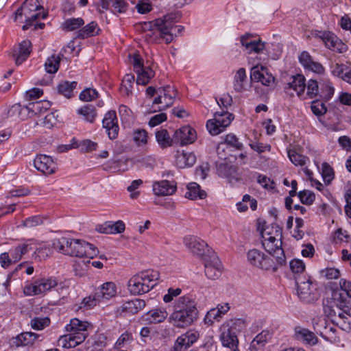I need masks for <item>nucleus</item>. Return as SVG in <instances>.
Here are the masks:
<instances>
[{"instance_id": "31", "label": "nucleus", "mask_w": 351, "mask_h": 351, "mask_svg": "<svg viewBox=\"0 0 351 351\" xmlns=\"http://www.w3.org/2000/svg\"><path fill=\"white\" fill-rule=\"evenodd\" d=\"M101 7L104 10H108L111 5V11L113 13H125L128 7V3L124 0H101Z\"/></svg>"}, {"instance_id": "46", "label": "nucleus", "mask_w": 351, "mask_h": 351, "mask_svg": "<svg viewBox=\"0 0 351 351\" xmlns=\"http://www.w3.org/2000/svg\"><path fill=\"white\" fill-rule=\"evenodd\" d=\"M76 82H64L60 83L58 86V93L66 98H70L72 96L73 90L77 86Z\"/></svg>"}, {"instance_id": "27", "label": "nucleus", "mask_w": 351, "mask_h": 351, "mask_svg": "<svg viewBox=\"0 0 351 351\" xmlns=\"http://www.w3.org/2000/svg\"><path fill=\"white\" fill-rule=\"evenodd\" d=\"M265 68L261 66V71L258 66H254L251 70L250 77L252 80L255 82H260L264 86H269L274 82V77L265 71Z\"/></svg>"}, {"instance_id": "54", "label": "nucleus", "mask_w": 351, "mask_h": 351, "mask_svg": "<svg viewBox=\"0 0 351 351\" xmlns=\"http://www.w3.org/2000/svg\"><path fill=\"white\" fill-rule=\"evenodd\" d=\"M290 268L291 271L297 275L296 276H300V274L304 271L305 265L302 261L300 259H293L290 263Z\"/></svg>"}, {"instance_id": "14", "label": "nucleus", "mask_w": 351, "mask_h": 351, "mask_svg": "<svg viewBox=\"0 0 351 351\" xmlns=\"http://www.w3.org/2000/svg\"><path fill=\"white\" fill-rule=\"evenodd\" d=\"M34 166L45 175L54 173L57 169V165L52 158L45 154H38L34 160Z\"/></svg>"}, {"instance_id": "21", "label": "nucleus", "mask_w": 351, "mask_h": 351, "mask_svg": "<svg viewBox=\"0 0 351 351\" xmlns=\"http://www.w3.org/2000/svg\"><path fill=\"white\" fill-rule=\"evenodd\" d=\"M294 337L295 339L302 343L311 346L316 345L319 341L317 337L313 332L299 326L294 328Z\"/></svg>"}, {"instance_id": "11", "label": "nucleus", "mask_w": 351, "mask_h": 351, "mask_svg": "<svg viewBox=\"0 0 351 351\" xmlns=\"http://www.w3.org/2000/svg\"><path fill=\"white\" fill-rule=\"evenodd\" d=\"M160 19H156L152 21L145 22L143 29L145 32V38L148 43H158L162 38Z\"/></svg>"}, {"instance_id": "7", "label": "nucleus", "mask_w": 351, "mask_h": 351, "mask_svg": "<svg viewBox=\"0 0 351 351\" xmlns=\"http://www.w3.org/2000/svg\"><path fill=\"white\" fill-rule=\"evenodd\" d=\"M234 119V115L227 110L221 109L214 114V118L206 123V128L212 135H217L222 132Z\"/></svg>"}, {"instance_id": "56", "label": "nucleus", "mask_w": 351, "mask_h": 351, "mask_svg": "<svg viewBox=\"0 0 351 351\" xmlns=\"http://www.w3.org/2000/svg\"><path fill=\"white\" fill-rule=\"evenodd\" d=\"M306 87L307 88L306 94L310 98H314L319 95V89L316 80H308L307 84H306Z\"/></svg>"}, {"instance_id": "32", "label": "nucleus", "mask_w": 351, "mask_h": 351, "mask_svg": "<svg viewBox=\"0 0 351 351\" xmlns=\"http://www.w3.org/2000/svg\"><path fill=\"white\" fill-rule=\"evenodd\" d=\"M168 313L165 308H155L143 316V319L149 323H161L167 317Z\"/></svg>"}, {"instance_id": "64", "label": "nucleus", "mask_w": 351, "mask_h": 351, "mask_svg": "<svg viewBox=\"0 0 351 351\" xmlns=\"http://www.w3.org/2000/svg\"><path fill=\"white\" fill-rule=\"evenodd\" d=\"M25 108L28 110L29 112H32L35 114L43 113L44 112L42 101L30 102L27 106H25Z\"/></svg>"}, {"instance_id": "4", "label": "nucleus", "mask_w": 351, "mask_h": 351, "mask_svg": "<svg viewBox=\"0 0 351 351\" xmlns=\"http://www.w3.org/2000/svg\"><path fill=\"white\" fill-rule=\"evenodd\" d=\"M41 9H43V8L39 0H25L23 5L15 12L14 20L23 22V17L24 16L25 24L23 25L22 29L25 31L33 25V21L40 17L41 13L39 11Z\"/></svg>"}, {"instance_id": "33", "label": "nucleus", "mask_w": 351, "mask_h": 351, "mask_svg": "<svg viewBox=\"0 0 351 351\" xmlns=\"http://www.w3.org/2000/svg\"><path fill=\"white\" fill-rule=\"evenodd\" d=\"M271 332L267 330H264L258 334L250 343L251 351H258L262 349L265 343L271 338Z\"/></svg>"}, {"instance_id": "3", "label": "nucleus", "mask_w": 351, "mask_h": 351, "mask_svg": "<svg viewBox=\"0 0 351 351\" xmlns=\"http://www.w3.org/2000/svg\"><path fill=\"white\" fill-rule=\"evenodd\" d=\"M159 273L154 270H145L134 275L128 282V289L132 295H141L149 292L156 285Z\"/></svg>"}, {"instance_id": "22", "label": "nucleus", "mask_w": 351, "mask_h": 351, "mask_svg": "<svg viewBox=\"0 0 351 351\" xmlns=\"http://www.w3.org/2000/svg\"><path fill=\"white\" fill-rule=\"evenodd\" d=\"M160 19L162 21L161 25L162 38L166 43H170L173 41V24L176 19V15L171 13Z\"/></svg>"}, {"instance_id": "34", "label": "nucleus", "mask_w": 351, "mask_h": 351, "mask_svg": "<svg viewBox=\"0 0 351 351\" xmlns=\"http://www.w3.org/2000/svg\"><path fill=\"white\" fill-rule=\"evenodd\" d=\"M77 114L82 119L89 123H93L97 117L96 108L92 104H86L77 110Z\"/></svg>"}, {"instance_id": "48", "label": "nucleus", "mask_w": 351, "mask_h": 351, "mask_svg": "<svg viewBox=\"0 0 351 351\" xmlns=\"http://www.w3.org/2000/svg\"><path fill=\"white\" fill-rule=\"evenodd\" d=\"M60 58L59 56L53 55L48 58L45 62V70L49 73H55L58 70Z\"/></svg>"}, {"instance_id": "15", "label": "nucleus", "mask_w": 351, "mask_h": 351, "mask_svg": "<svg viewBox=\"0 0 351 351\" xmlns=\"http://www.w3.org/2000/svg\"><path fill=\"white\" fill-rule=\"evenodd\" d=\"M205 275L208 279H217L222 272L221 263L215 254H213L204 261Z\"/></svg>"}, {"instance_id": "35", "label": "nucleus", "mask_w": 351, "mask_h": 351, "mask_svg": "<svg viewBox=\"0 0 351 351\" xmlns=\"http://www.w3.org/2000/svg\"><path fill=\"white\" fill-rule=\"evenodd\" d=\"M155 136L158 144L162 149L171 147L175 144L174 135L171 137L168 131L165 129L156 131Z\"/></svg>"}, {"instance_id": "41", "label": "nucleus", "mask_w": 351, "mask_h": 351, "mask_svg": "<svg viewBox=\"0 0 351 351\" xmlns=\"http://www.w3.org/2000/svg\"><path fill=\"white\" fill-rule=\"evenodd\" d=\"M141 70L136 72L137 74L136 83L137 84L145 86L154 77L155 72L149 66H144Z\"/></svg>"}, {"instance_id": "8", "label": "nucleus", "mask_w": 351, "mask_h": 351, "mask_svg": "<svg viewBox=\"0 0 351 351\" xmlns=\"http://www.w3.org/2000/svg\"><path fill=\"white\" fill-rule=\"evenodd\" d=\"M58 286V280L55 277L43 278L35 280L33 282H27L24 287L26 295H36L51 291Z\"/></svg>"}, {"instance_id": "39", "label": "nucleus", "mask_w": 351, "mask_h": 351, "mask_svg": "<svg viewBox=\"0 0 351 351\" xmlns=\"http://www.w3.org/2000/svg\"><path fill=\"white\" fill-rule=\"evenodd\" d=\"M32 250L33 248L32 247L31 244L28 242H25L10 250V254L11 257L13 258L14 263H16L19 261L24 254Z\"/></svg>"}, {"instance_id": "43", "label": "nucleus", "mask_w": 351, "mask_h": 351, "mask_svg": "<svg viewBox=\"0 0 351 351\" xmlns=\"http://www.w3.org/2000/svg\"><path fill=\"white\" fill-rule=\"evenodd\" d=\"M246 79L245 69L244 68L239 69L234 77L233 87L235 91L241 93L245 89L244 82L246 81Z\"/></svg>"}, {"instance_id": "44", "label": "nucleus", "mask_w": 351, "mask_h": 351, "mask_svg": "<svg viewBox=\"0 0 351 351\" xmlns=\"http://www.w3.org/2000/svg\"><path fill=\"white\" fill-rule=\"evenodd\" d=\"M272 228L275 229L274 235H272V232L268 230V227L262 232L263 240H268V241L272 242L282 241V228L276 224H274Z\"/></svg>"}, {"instance_id": "28", "label": "nucleus", "mask_w": 351, "mask_h": 351, "mask_svg": "<svg viewBox=\"0 0 351 351\" xmlns=\"http://www.w3.org/2000/svg\"><path fill=\"white\" fill-rule=\"evenodd\" d=\"M145 305V300L136 298L124 302L119 308V311L134 315L143 310Z\"/></svg>"}, {"instance_id": "42", "label": "nucleus", "mask_w": 351, "mask_h": 351, "mask_svg": "<svg viewBox=\"0 0 351 351\" xmlns=\"http://www.w3.org/2000/svg\"><path fill=\"white\" fill-rule=\"evenodd\" d=\"M73 240V239L62 237L53 241V247L58 252L68 255V251L71 250V247Z\"/></svg>"}, {"instance_id": "50", "label": "nucleus", "mask_w": 351, "mask_h": 351, "mask_svg": "<svg viewBox=\"0 0 351 351\" xmlns=\"http://www.w3.org/2000/svg\"><path fill=\"white\" fill-rule=\"evenodd\" d=\"M132 136L134 141L138 146L145 145L147 143V132L144 129L134 130Z\"/></svg>"}, {"instance_id": "57", "label": "nucleus", "mask_w": 351, "mask_h": 351, "mask_svg": "<svg viewBox=\"0 0 351 351\" xmlns=\"http://www.w3.org/2000/svg\"><path fill=\"white\" fill-rule=\"evenodd\" d=\"M21 110V106L19 104H16L8 109L4 118L16 120L19 117Z\"/></svg>"}, {"instance_id": "5", "label": "nucleus", "mask_w": 351, "mask_h": 351, "mask_svg": "<svg viewBox=\"0 0 351 351\" xmlns=\"http://www.w3.org/2000/svg\"><path fill=\"white\" fill-rule=\"evenodd\" d=\"M227 326L228 330L223 332L221 336L222 345L230 348V351H239L237 332L245 328V321L241 318L230 319L227 322Z\"/></svg>"}, {"instance_id": "55", "label": "nucleus", "mask_w": 351, "mask_h": 351, "mask_svg": "<svg viewBox=\"0 0 351 351\" xmlns=\"http://www.w3.org/2000/svg\"><path fill=\"white\" fill-rule=\"evenodd\" d=\"M311 108L313 113L317 117L324 114L327 111L325 104L319 100L312 101Z\"/></svg>"}, {"instance_id": "36", "label": "nucleus", "mask_w": 351, "mask_h": 351, "mask_svg": "<svg viewBox=\"0 0 351 351\" xmlns=\"http://www.w3.org/2000/svg\"><path fill=\"white\" fill-rule=\"evenodd\" d=\"M100 29L95 21H91L76 32V38L84 39L99 34Z\"/></svg>"}, {"instance_id": "62", "label": "nucleus", "mask_w": 351, "mask_h": 351, "mask_svg": "<svg viewBox=\"0 0 351 351\" xmlns=\"http://www.w3.org/2000/svg\"><path fill=\"white\" fill-rule=\"evenodd\" d=\"M43 222V218L39 215H36L25 219L23 222V226L27 228H33L42 224Z\"/></svg>"}, {"instance_id": "26", "label": "nucleus", "mask_w": 351, "mask_h": 351, "mask_svg": "<svg viewBox=\"0 0 351 351\" xmlns=\"http://www.w3.org/2000/svg\"><path fill=\"white\" fill-rule=\"evenodd\" d=\"M295 282L300 298L305 299L312 293L313 287L309 279H306V277L295 276Z\"/></svg>"}, {"instance_id": "16", "label": "nucleus", "mask_w": 351, "mask_h": 351, "mask_svg": "<svg viewBox=\"0 0 351 351\" xmlns=\"http://www.w3.org/2000/svg\"><path fill=\"white\" fill-rule=\"evenodd\" d=\"M103 128L106 129V132L110 139L114 140L117 138L119 127L117 114L114 110H109L107 112L102 120Z\"/></svg>"}, {"instance_id": "12", "label": "nucleus", "mask_w": 351, "mask_h": 351, "mask_svg": "<svg viewBox=\"0 0 351 351\" xmlns=\"http://www.w3.org/2000/svg\"><path fill=\"white\" fill-rule=\"evenodd\" d=\"M316 36L320 38L325 46L330 50L339 53H343L347 50V45L331 32H319L316 34Z\"/></svg>"}, {"instance_id": "38", "label": "nucleus", "mask_w": 351, "mask_h": 351, "mask_svg": "<svg viewBox=\"0 0 351 351\" xmlns=\"http://www.w3.org/2000/svg\"><path fill=\"white\" fill-rule=\"evenodd\" d=\"M196 162V156L192 152H182L176 155V164L180 168L193 166Z\"/></svg>"}, {"instance_id": "60", "label": "nucleus", "mask_w": 351, "mask_h": 351, "mask_svg": "<svg viewBox=\"0 0 351 351\" xmlns=\"http://www.w3.org/2000/svg\"><path fill=\"white\" fill-rule=\"evenodd\" d=\"M98 93L93 88H86L80 94V99L82 101H90L97 98Z\"/></svg>"}, {"instance_id": "51", "label": "nucleus", "mask_w": 351, "mask_h": 351, "mask_svg": "<svg viewBox=\"0 0 351 351\" xmlns=\"http://www.w3.org/2000/svg\"><path fill=\"white\" fill-rule=\"evenodd\" d=\"M50 324V319L47 317H36L31 320L30 324L33 329L40 330L48 326Z\"/></svg>"}, {"instance_id": "63", "label": "nucleus", "mask_w": 351, "mask_h": 351, "mask_svg": "<svg viewBox=\"0 0 351 351\" xmlns=\"http://www.w3.org/2000/svg\"><path fill=\"white\" fill-rule=\"evenodd\" d=\"M225 142L228 145L234 147L238 150H241L243 148V144L239 141V139L234 134H227L225 138Z\"/></svg>"}, {"instance_id": "58", "label": "nucleus", "mask_w": 351, "mask_h": 351, "mask_svg": "<svg viewBox=\"0 0 351 351\" xmlns=\"http://www.w3.org/2000/svg\"><path fill=\"white\" fill-rule=\"evenodd\" d=\"M135 77L132 74H126L122 80V87L125 89L126 95H130L132 93V88L134 82Z\"/></svg>"}, {"instance_id": "47", "label": "nucleus", "mask_w": 351, "mask_h": 351, "mask_svg": "<svg viewBox=\"0 0 351 351\" xmlns=\"http://www.w3.org/2000/svg\"><path fill=\"white\" fill-rule=\"evenodd\" d=\"M288 156L291 162L296 166H304L306 164L307 161H309L308 157L298 153L294 149L288 151Z\"/></svg>"}, {"instance_id": "37", "label": "nucleus", "mask_w": 351, "mask_h": 351, "mask_svg": "<svg viewBox=\"0 0 351 351\" xmlns=\"http://www.w3.org/2000/svg\"><path fill=\"white\" fill-rule=\"evenodd\" d=\"M343 64L335 63L331 66V72L334 76L341 78L351 84V71Z\"/></svg>"}, {"instance_id": "29", "label": "nucleus", "mask_w": 351, "mask_h": 351, "mask_svg": "<svg viewBox=\"0 0 351 351\" xmlns=\"http://www.w3.org/2000/svg\"><path fill=\"white\" fill-rule=\"evenodd\" d=\"M97 299L110 300L117 295V287L116 285L112 282H107L104 283L96 291Z\"/></svg>"}, {"instance_id": "1", "label": "nucleus", "mask_w": 351, "mask_h": 351, "mask_svg": "<svg viewBox=\"0 0 351 351\" xmlns=\"http://www.w3.org/2000/svg\"><path fill=\"white\" fill-rule=\"evenodd\" d=\"M199 317L197 303L191 295H185L176 300L173 311L168 318L174 327L185 328L191 326Z\"/></svg>"}, {"instance_id": "18", "label": "nucleus", "mask_w": 351, "mask_h": 351, "mask_svg": "<svg viewBox=\"0 0 351 351\" xmlns=\"http://www.w3.org/2000/svg\"><path fill=\"white\" fill-rule=\"evenodd\" d=\"M40 335L32 332H24L12 337L9 340L10 346L19 348L20 346H27L34 343Z\"/></svg>"}, {"instance_id": "40", "label": "nucleus", "mask_w": 351, "mask_h": 351, "mask_svg": "<svg viewBox=\"0 0 351 351\" xmlns=\"http://www.w3.org/2000/svg\"><path fill=\"white\" fill-rule=\"evenodd\" d=\"M206 196V192L200 189V186L198 184L191 182L187 185V191L185 193L186 198L191 199H195L197 198L204 199Z\"/></svg>"}, {"instance_id": "2", "label": "nucleus", "mask_w": 351, "mask_h": 351, "mask_svg": "<svg viewBox=\"0 0 351 351\" xmlns=\"http://www.w3.org/2000/svg\"><path fill=\"white\" fill-rule=\"evenodd\" d=\"M89 324L87 322L73 318L70 323L65 326L66 334L61 336L59 343L64 348H74L82 343L88 336L87 328Z\"/></svg>"}, {"instance_id": "52", "label": "nucleus", "mask_w": 351, "mask_h": 351, "mask_svg": "<svg viewBox=\"0 0 351 351\" xmlns=\"http://www.w3.org/2000/svg\"><path fill=\"white\" fill-rule=\"evenodd\" d=\"M222 315L219 314V311L216 308H213L207 312L204 319V322L208 326H211L214 321H219Z\"/></svg>"}, {"instance_id": "53", "label": "nucleus", "mask_w": 351, "mask_h": 351, "mask_svg": "<svg viewBox=\"0 0 351 351\" xmlns=\"http://www.w3.org/2000/svg\"><path fill=\"white\" fill-rule=\"evenodd\" d=\"M298 196L300 202L306 205H311L313 203L315 199V193L308 190H304L298 193Z\"/></svg>"}, {"instance_id": "19", "label": "nucleus", "mask_w": 351, "mask_h": 351, "mask_svg": "<svg viewBox=\"0 0 351 351\" xmlns=\"http://www.w3.org/2000/svg\"><path fill=\"white\" fill-rule=\"evenodd\" d=\"M241 43L247 53H258L265 48V43L259 38L252 39V34H245L241 37Z\"/></svg>"}, {"instance_id": "25", "label": "nucleus", "mask_w": 351, "mask_h": 351, "mask_svg": "<svg viewBox=\"0 0 351 351\" xmlns=\"http://www.w3.org/2000/svg\"><path fill=\"white\" fill-rule=\"evenodd\" d=\"M125 228V223L119 220L116 222L106 221L103 224L97 226L96 230L103 234H117L123 232Z\"/></svg>"}, {"instance_id": "24", "label": "nucleus", "mask_w": 351, "mask_h": 351, "mask_svg": "<svg viewBox=\"0 0 351 351\" xmlns=\"http://www.w3.org/2000/svg\"><path fill=\"white\" fill-rule=\"evenodd\" d=\"M177 186L173 181L161 180L153 184V191L156 195H171L175 193Z\"/></svg>"}, {"instance_id": "6", "label": "nucleus", "mask_w": 351, "mask_h": 351, "mask_svg": "<svg viewBox=\"0 0 351 351\" xmlns=\"http://www.w3.org/2000/svg\"><path fill=\"white\" fill-rule=\"evenodd\" d=\"M247 260L252 267L265 271L274 272L282 266L269 255L257 249H252L247 252Z\"/></svg>"}, {"instance_id": "20", "label": "nucleus", "mask_w": 351, "mask_h": 351, "mask_svg": "<svg viewBox=\"0 0 351 351\" xmlns=\"http://www.w3.org/2000/svg\"><path fill=\"white\" fill-rule=\"evenodd\" d=\"M185 246L194 254L203 256L208 244L201 239L195 236H187L184 239Z\"/></svg>"}, {"instance_id": "13", "label": "nucleus", "mask_w": 351, "mask_h": 351, "mask_svg": "<svg viewBox=\"0 0 351 351\" xmlns=\"http://www.w3.org/2000/svg\"><path fill=\"white\" fill-rule=\"evenodd\" d=\"M262 245L264 249L269 253L271 257L283 265L286 263V257L283 249L282 248V241H276L275 242L268 241V240H263Z\"/></svg>"}, {"instance_id": "61", "label": "nucleus", "mask_w": 351, "mask_h": 351, "mask_svg": "<svg viewBox=\"0 0 351 351\" xmlns=\"http://www.w3.org/2000/svg\"><path fill=\"white\" fill-rule=\"evenodd\" d=\"M132 336L128 332L123 333L117 339L115 345L117 348H121L130 344L132 341Z\"/></svg>"}, {"instance_id": "30", "label": "nucleus", "mask_w": 351, "mask_h": 351, "mask_svg": "<svg viewBox=\"0 0 351 351\" xmlns=\"http://www.w3.org/2000/svg\"><path fill=\"white\" fill-rule=\"evenodd\" d=\"M305 88V77L301 74L293 75L291 78V81L289 82L285 86V90H294L298 96H300L304 93Z\"/></svg>"}, {"instance_id": "45", "label": "nucleus", "mask_w": 351, "mask_h": 351, "mask_svg": "<svg viewBox=\"0 0 351 351\" xmlns=\"http://www.w3.org/2000/svg\"><path fill=\"white\" fill-rule=\"evenodd\" d=\"M84 21L82 18H71L64 21L62 24L63 30L71 32L83 26Z\"/></svg>"}, {"instance_id": "49", "label": "nucleus", "mask_w": 351, "mask_h": 351, "mask_svg": "<svg viewBox=\"0 0 351 351\" xmlns=\"http://www.w3.org/2000/svg\"><path fill=\"white\" fill-rule=\"evenodd\" d=\"M119 114L122 123L124 124H130L133 120V113L125 105L121 104L119 106Z\"/></svg>"}, {"instance_id": "59", "label": "nucleus", "mask_w": 351, "mask_h": 351, "mask_svg": "<svg viewBox=\"0 0 351 351\" xmlns=\"http://www.w3.org/2000/svg\"><path fill=\"white\" fill-rule=\"evenodd\" d=\"M191 346L186 341V338L183 334L178 337L173 345V351H184L188 349Z\"/></svg>"}, {"instance_id": "17", "label": "nucleus", "mask_w": 351, "mask_h": 351, "mask_svg": "<svg viewBox=\"0 0 351 351\" xmlns=\"http://www.w3.org/2000/svg\"><path fill=\"white\" fill-rule=\"evenodd\" d=\"M175 144L186 145L193 143L197 134L195 130L189 125H185L177 130L174 132Z\"/></svg>"}, {"instance_id": "9", "label": "nucleus", "mask_w": 351, "mask_h": 351, "mask_svg": "<svg viewBox=\"0 0 351 351\" xmlns=\"http://www.w3.org/2000/svg\"><path fill=\"white\" fill-rule=\"evenodd\" d=\"M177 90L172 86L167 85L158 88V96L154 99L153 105L162 104L154 111H162L171 107L177 96Z\"/></svg>"}, {"instance_id": "10", "label": "nucleus", "mask_w": 351, "mask_h": 351, "mask_svg": "<svg viewBox=\"0 0 351 351\" xmlns=\"http://www.w3.org/2000/svg\"><path fill=\"white\" fill-rule=\"evenodd\" d=\"M71 250L68 251V255L77 257L93 258L98 253L97 249L91 243L85 241L74 239Z\"/></svg>"}, {"instance_id": "23", "label": "nucleus", "mask_w": 351, "mask_h": 351, "mask_svg": "<svg viewBox=\"0 0 351 351\" xmlns=\"http://www.w3.org/2000/svg\"><path fill=\"white\" fill-rule=\"evenodd\" d=\"M32 51V43L29 40L22 41L19 45L14 49L12 56L15 58L16 64H22L29 56Z\"/></svg>"}]
</instances>
